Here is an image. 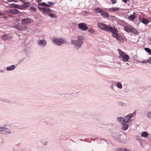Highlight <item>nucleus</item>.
Here are the masks:
<instances>
[{"label": "nucleus", "mask_w": 151, "mask_h": 151, "mask_svg": "<svg viewBox=\"0 0 151 151\" xmlns=\"http://www.w3.org/2000/svg\"><path fill=\"white\" fill-rule=\"evenodd\" d=\"M101 14V15L104 17H109V14L107 12L103 10H102Z\"/></svg>", "instance_id": "obj_17"}, {"label": "nucleus", "mask_w": 151, "mask_h": 151, "mask_svg": "<svg viewBox=\"0 0 151 151\" xmlns=\"http://www.w3.org/2000/svg\"><path fill=\"white\" fill-rule=\"evenodd\" d=\"M111 1L112 4H115L116 2V0H111Z\"/></svg>", "instance_id": "obj_35"}, {"label": "nucleus", "mask_w": 151, "mask_h": 151, "mask_svg": "<svg viewBox=\"0 0 151 151\" xmlns=\"http://www.w3.org/2000/svg\"><path fill=\"white\" fill-rule=\"evenodd\" d=\"M139 19L142 22L145 24H148L149 22L148 20L145 18L141 19V17H139Z\"/></svg>", "instance_id": "obj_15"}, {"label": "nucleus", "mask_w": 151, "mask_h": 151, "mask_svg": "<svg viewBox=\"0 0 151 151\" xmlns=\"http://www.w3.org/2000/svg\"><path fill=\"white\" fill-rule=\"evenodd\" d=\"M15 67V65H12L10 67H7L6 68V70L8 71L12 70H14Z\"/></svg>", "instance_id": "obj_26"}, {"label": "nucleus", "mask_w": 151, "mask_h": 151, "mask_svg": "<svg viewBox=\"0 0 151 151\" xmlns=\"http://www.w3.org/2000/svg\"><path fill=\"white\" fill-rule=\"evenodd\" d=\"M39 45L41 46H44L47 44L46 42L43 40H41L38 42Z\"/></svg>", "instance_id": "obj_16"}, {"label": "nucleus", "mask_w": 151, "mask_h": 151, "mask_svg": "<svg viewBox=\"0 0 151 151\" xmlns=\"http://www.w3.org/2000/svg\"><path fill=\"white\" fill-rule=\"evenodd\" d=\"M0 132L2 134H9L10 133V132L7 128L1 127H0Z\"/></svg>", "instance_id": "obj_10"}, {"label": "nucleus", "mask_w": 151, "mask_h": 151, "mask_svg": "<svg viewBox=\"0 0 151 151\" xmlns=\"http://www.w3.org/2000/svg\"><path fill=\"white\" fill-rule=\"evenodd\" d=\"M147 115L148 117L149 118H151V111L148 112Z\"/></svg>", "instance_id": "obj_33"}, {"label": "nucleus", "mask_w": 151, "mask_h": 151, "mask_svg": "<svg viewBox=\"0 0 151 151\" xmlns=\"http://www.w3.org/2000/svg\"><path fill=\"white\" fill-rule=\"evenodd\" d=\"M52 40L57 45H60L63 44L66 42L65 40L63 38L58 39L57 38H53Z\"/></svg>", "instance_id": "obj_4"}, {"label": "nucleus", "mask_w": 151, "mask_h": 151, "mask_svg": "<svg viewBox=\"0 0 151 151\" xmlns=\"http://www.w3.org/2000/svg\"><path fill=\"white\" fill-rule=\"evenodd\" d=\"M37 3H39V4H39L40 3V1H39V0H37Z\"/></svg>", "instance_id": "obj_41"}, {"label": "nucleus", "mask_w": 151, "mask_h": 151, "mask_svg": "<svg viewBox=\"0 0 151 151\" xmlns=\"http://www.w3.org/2000/svg\"><path fill=\"white\" fill-rule=\"evenodd\" d=\"M117 86L119 88H122V86L121 83L120 82H118L116 84Z\"/></svg>", "instance_id": "obj_27"}, {"label": "nucleus", "mask_w": 151, "mask_h": 151, "mask_svg": "<svg viewBox=\"0 0 151 151\" xmlns=\"http://www.w3.org/2000/svg\"><path fill=\"white\" fill-rule=\"evenodd\" d=\"M132 117V114L130 115H128L127 116H125L124 117V119L123 120V123L124 122L127 123L128 122L130 119Z\"/></svg>", "instance_id": "obj_13"}, {"label": "nucleus", "mask_w": 151, "mask_h": 151, "mask_svg": "<svg viewBox=\"0 0 151 151\" xmlns=\"http://www.w3.org/2000/svg\"><path fill=\"white\" fill-rule=\"evenodd\" d=\"M109 31L111 32H112V35L114 37H115L116 39L119 35L118 34V31L115 28H110L109 29Z\"/></svg>", "instance_id": "obj_6"}, {"label": "nucleus", "mask_w": 151, "mask_h": 151, "mask_svg": "<svg viewBox=\"0 0 151 151\" xmlns=\"http://www.w3.org/2000/svg\"><path fill=\"white\" fill-rule=\"evenodd\" d=\"M148 63H151V57H150L148 60Z\"/></svg>", "instance_id": "obj_37"}, {"label": "nucleus", "mask_w": 151, "mask_h": 151, "mask_svg": "<svg viewBox=\"0 0 151 151\" xmlns=\"http://www.w3.org/2000/svg\"><path fill=\"white\" fill-rule=\"evenodd\" d=\"M78 40L75 41L74 40H72L71 42L72 44L75 45L77 47H80L83 42V37L82 36H79L78 37Z\"/></svg>", "instance_id": "obj_3"}, {"label": "nucleus", "mask_w": 151, "mask_h": 151, "mask_svg": "<svg viewBox=\"0 0 151 151\" xmlns=\"http://www.w3.org/2000/svg\"><path fill=\"white\" fill-rule=\"evenodd\" d=\"M32 19L30 18H27L23 19L22 21V23L24 24H27L31 23Z\"/></svg>", "instance_id": "obj_11"}, {"label": "nucleus", "mask_w": 151, "mask_h": 151, "mask_svg": "<svg viewBox=\"0 0 151 151\" xmlns=\"http://www.w3.org/2000/svg\"><path fill=\"white\" fill-rule=\"evenodd\" d=\"M98 27L100 29L104 31H109V29L111 27H109L108 25L102 23H99L97 24Z\"/></svg>", "instance_id": "obj_5"}, {"label": "nucleus", "mask_w": 151, "mask_h": 151, "mask_svg": "<svg viewBox=\"0 0 151 151\" xmlns=\"http://www.w3.org/2000/svg\"><path fill=\"white\" fill-rule=\"evenodd\" d=\"M19 11L16 9H13L10 10L9 11V12L11 14H15L19 13Z\"/></svg>", "instance_id": "obj_14"}, {"label": "nucleus", "mask_w": 151, "mask_h": 151, "mask_svg": "<svg viewBox=\"0 0 151 151\" xmlns=\"http://www.w3.org/2000/svg\"><path fill=\"white\" fill-rule=\"evenodd\" d=\"M142 63H148V60H143L142 61Z\"/></svg>", "instance_id": "obj_36"}, {"label": "nucleus", "mask_w": 151, "mask_h": 151, "mask_svg": "<svg viewBox=\"0 0 151 151\" xmlns=\"http://www.w3.org/2000/svg\"><path fill=\"white\" fill-rule=\"evenodd\" d=\"M2 37L5 40H9L11 38V37L9 35H4L2 36Z\"/></svg>", "instance_id": "obj_20"}, {"label": "nucleus", "mask_w": 151, "mask_h": 151, "mask_svg": "<svg viewBox=\"0 0 151 151\" xmlns=\"http://www.w3.org/2000/svg\"><path fill=\"white\" fill-rule=\"evenodd\" d=\"M88 32L92 33H94V31L92 29H90L88 30Z\"/></svg>", "instance_id": "obj_34"}, {"label": "nucleus", "mask_w": 151, "mask_h": 151, "mask_svg": "<svg viewBox=\"0 0 151 151\" xmlns=\"http://www.w3.org/2000/svg\"><path fill=\"white\" fill-rule=\"evenodd\" d=\"M37 7L41 11L43 12V13L44 14L48 13L50 12L51 11V9L49 8H46L45 7H40L38 6H37Z\"/></svg>", "instance_id": "obj_8"}, {"label": "nucleus", "mask_w": 151, "mask_h": 151, "mask_svg": "<svg viewBox=\"0 0 151 151\" xmlns=\"http://www.w3.org/2000/svg\"><path fill=\"white\" fill-rule=\"evenodd\" d=\"M48 4H47L45 2H43L41 3H40L38 4V5L43 6L50 7L53 4L51 2H48Z\"/></svg>", "instance_id": "obj_12"}, {"label": "nucleus", "mask_w": 151, "mask_h": 151, "mask_svg": "<svg viewBox=\"0 0 151 151\" xmlns=\"http://www.w3.org/2000/svg\"><path fill=\"white\" fill-rule=\"evenodd\" d=\"M149 134L147 132H143L141 134V136L145 138L147 137H148Z\"/></svg>", "instance_id": "obj_23"}, {"label": "nucleus", "mask_w": 151, "mask_h": 151, "mask_svg": "<svg viewBox=\"0 0 151 151\" xmlns=\"http://www.w3.org/2000/svg\"><path fill=\"white\" fill-rule=\"evenodd\" d=\"M123 119V118L122 117H119L117 118V120L119 122H121Z\"/></svg>", "instance_id": "obj_32"}, {"label": "nucleus", "mask_w": 151, "mask_h": 151, "mask_svg": "<svg viewBox=\"0 0 151 151\" xmlns=\"http://www.w3.org/2000/svg\"><path fill=\"white\" fill-rule=\"evenodd\" d=\"M49 16L52 18H55L57 17L56 15L53 14H49Z\"/></svg>", "instance_id": "obj_29"}, {"label": "nucleus", "mask_w": 151, "mask_h": 151, "mask_svg": "<svg viewBox=\"0 0 151 151\" xmlns=\"http://www.w3.org/2000/svg\"><path fill=\"white\" fill-rule=\"evenodd\" d=\"M31 4L28 2H25L22 4V6L24 8H27L30 6Z\"/></svg>", "instance_id": "obj_24"}, {"label": "nucleus", "mask_w": 151, "mask_h": 151, "mask_svg": "<svg viewBox=\"0 0 151 151\" xmlns=\"http://www.w3.org/2000/svg\"><path fill=\"white\" fill-rule=\"evenodd\" d=\"M13 27L18 30L19 31H21L24 29L27 28L25 26H21L20 24H19L17 25H14L13 26Z\"/></svg>", "instance_id": "obj_9"}, {"label": "nucleus", "mask_w": 151, "mask_h": 151, "mask_svg": "<svg viewBox=\"0 0 151 151\" xmlns=\"http://www.w3.org/2000/svg\"><path fill=\"white\" fill-rule=\"evenodd\" d=\"M136 14L135 12H133L132 15H131L129 16L128 19L130 20H133L135 18Z\"/></svg>", "instance_id": "obj_18"}, {"label": "nucleus", "mask_w": 151, "mask_h": 151, "mask_svg": "<svg viewBox=\"0 0 151 151\" xmlns=\"http://www.w3.org/2000/svg\"><path fill=\"white\" fill-rule=\"evenodd\" d=\"M2 15V13L0 12V17Z\"/></svg>", "instance_id": "obj_40"}, {"label": "nucleus", "mask_w": 151, "mask_h": 151, "mask_svg": "<svg viewBox=\"0 0 151 151\" xmlns=\"http://www.w3.org/2000/svg\"><path fill=\"white\" fill-rule=\"evenodd\" d=\"M20 1H21L22 2H24V0H20Z\"/></svg>", "instance_id": "obj_39"}, {"label": "nucleus", "mask_w": 151, "mask_h": 151, "mask_svg": "<svg viewBox=\"0 0 151 151\" xmlns=\"http://www.w3.org/2000/svg\"><path fill=\"white\" fill-rule=\"evenodd\" d=\"M125 3H127L128 0H122Z\"/></svg>", "instance_id": "obj_38"}, {"label": "nucleus", "mask_w": 151, "mask_h": 151, "mask_svg": "<svg viewBox=\"0 0 151 151\" xmlns=\"http://www.w3.org/2000/svg\"><path fill=\"white\" fill-rule=\"evenodd\" d=\"M11 5L13 6L15 8H17L19 9H20V8H19V6L17 4H11Z\"/></svg>", "instance_id": "obj_30"}, {"label": "nucleus", "mask_w": 151, "mask_h": 151, "mask_svg": "<svg viewBox=\"0 0 151 151\" xmlns=\"http://www.w3.org/2000/svg\"><path fill=\"white\" fill-rule=\"evenodd\" d=\"M12 1H14V2H16V1H14V0H13Z\"/></svg>", "instance_id": "obj_42"}, {"label": "nucleus", "mask_w": 151, "mask_h": 151, "mask_svg": "<svg viewBox=\"0 0 151 151\" xmlns=\"http://www.w3.org/2000/svg\"><path fill=\"white\" fill-rule=\"evenodd\" d=\"M119 8L117 7H113L109 9V10L111 11H116L119 10Z\"/></svg>", "instance_id": "obj_25"}, {"label": "nucleus", "mask_w": 151, "mask_h": 151, "mask_svg": "<svg viewBox=\"0 0 151 151\" xmlns=\"http://www.w3.org/2000/svg\"><path fill=\"white\" fill-rule=\"evenodd\" d=\"M102 10L101 8L99 7L95 8L94 10V11L97 13H101Z\"/></svg>", "instance_id": "obj_22"}, {"label": "nucleus", "mask_w": 151, "mask_h": 151, "mask_svg": "<svg viewBox=\"0 0 151 151\" xmlns=\"http://www.w3.org/2000/svg\"><path fill=\"white\" fill-rule=\"evenodd\" d=\"M119 56L122 58L123 61L124 62L127 61L129 59H130L128 55L126 54L124 52L120 49L118 50Z\"/></svg>", "instance_id": "obj_2"}, {"label": "nucleus", "mask_w": 151, "mask_h": 151, "mask_svg": "<svg viewBox=\"0 0 151 151\" xmlns=\"http://www.w3.org/2000/svg\"><path fill=\"white\" fill-rule=\"evenodd\" d=\"M79 28L81 30L85 31L87 30L88 29V27L85 23H80L78 25Z\"/></svg>", "instance_id": "obj_7"}, {"label": "nucleus", "mask_w": 151, "mask_h": 151, "mask_svg": "<svg viewBox=\"0 0 151 151\" xmlns=\"http://www.w3.org/2000/svg\"><path fill=\"white\" fill-rule=\"evenodd\" d=\"M30 9L34 11H36V8L33 6H31L30 8Z\"/></svg>", "instance_id": "obj_31"}, {"label": "nucleus", "mask_w": 151, "mask_h": 151, "mask_svg": "<svg viewBox=\"0 0 151 151\" xmlns=\"http://www.w3.org/2000/svg\"><path fill=\"white\" fill-rule=\"evenodd\" d=\"M116 39L121 43L123 42H124V38L119 35L117 37Z\"/></svg>", "instance_id": "obj_21"}, {"label": "nucleus", "mask_w": 151, "mask_h": 151, "mask_svg": "<svg viewBox=\"0 0 151 151\" xmlns=\"http://www.w3.org/2000/svg\"><path fill=\"white\" fill-rule=\"evenodd\" d=\"M123 126L122 129L124 130H126L128 128L129 125L127 124V123L122 122Z\"/></svg>", "instance_id": "obj_19"}, {"label": "nucleus", "mask_w": 151, "mask_h": 151, "mask_svg": "<svg viewBox=\"0 0 151 151\" xmlns=\"http://www.w3.org/2000/svg\"><path fill=\"white\" fill-rule=\"evenodd\" d=\"M124 29L126 32H131L135 34H138L137 30L131 25L125 26Z\"/></svg>", "instance_id": "obj_1"}, {"label": "nucleus", "mask_w": 151, "mask_h": 151, "mask_svg": "<svg viewBox=\"0 0 151 151\" xmlns=\"http://www.w3.org/2000/svg\"><path fill=\"white\" fill-rule=\"evenodd\" d=\"M145 50L147 52H148L150 54H151V50L148 48H145Z\"/></svg>", "instance_id": "obj_28"}]
</instances>
